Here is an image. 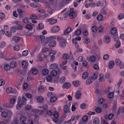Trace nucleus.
Returning a JSON list of instances; mask_svg holds the SVG:
<instances>
[{
	"mask_svg": "<svg viewBox=\"0 0 124 124\" xmlns=\"http://www.w3.org/2000/svg\"><path fill=\"white\" fill-rule=\"evenodd\" d=\"M62 56L64 59H69V56L68 54L66 53H64L62 54Z\"/></svg>",
	"mask_w": 124,
	"mask_h": 124,
	"instance_id": "obj_21",
	"label": "nucleus"
},
{
	"mask_svg": "<svg viewBox=\"0 0 124 124\" xmlns=\"http://www.w3.org/2000/svg\"><path fill=\"white\" fill-rule=\"evenodd\" d=\"M108 97L109 98H112L114 96V93L113 92L110 93L108 95Z\"/></svg>",
	"mask_w": 124,
	"mask_h": 124,
	"instance_id": "obj_56",
	"label": "nucleus"
},
{
	"mask_svg": "<svg viewBox=\"0 0 124 124\" xmlns=\"http://www.w3.org/2000/svg\"><path fill=\"white\" fill-rule=\"evenodd\" d=\"M114 116V115L113 114H110L108 116V118L109 120H111L112 119Z\"/></svg>",
	"mask_w": 124,
	"mask_h": 124,
	"instance_id": "obj_62",
	"label": "nucleus"
},
{
	"mask_svg": "<svg viewBox=\"0 0 124 124\" xmlns=\"http://www.w3.org/2000/svg\"><path fill=\"white\" fill-rule=\"evenodd\" d=\"M26 99L24 96H22V103L20 102H18L16 106V108L17 110H19L22 107L23 105H25L26 103Z\"/></svg>",
	"mask_w": 124,
	"mask_h": 124,
	"instance_id": "obj_1",
	"label": "nucleus"
},
{
	"mask_svg": "<svg viewBox=\"0 0 124 124\" xmlns=\"http://www.w3.org/2000/svg\"><path fill=\"white\" fill-rule=\"evenodd\" d=\"M83 35L85 36H86L88 34V31L87 30H84L82 33Z\"/></svg>",
	"mask_w": 124,
	"mask_h": 124,
	"instance_id": "obj_58",
	"label": "nucleus"
},
{
	"mask_svg": "<svg viewBox=\"0 0 124 124\" xmlns=\"http://www.w3.org/2000/svg\"><path fill=\"white\" fill-rule=\"evenodd\" d=\"M115 64L116 65H119L121 63V62L119 59H116L115 60Z\"/></svg>",
	"mask_w": 124,
	"mask_h": 124,
	"instance_id": "obj_34",
	"label": "nucleus"
},
{
	"mask_svg": "<svg viewBox=\"0 0 124 124\" xmlns=\"http://www.w3.org/2000/svg\"><path fill=\"white\" fill-rule=\"evenodd\" d=\"M57 71L55 70H53L51 72V75L53 77L57 75Z\"/></svg>",
	"mask_w": 124,
	"mask_h": 124,
	"instance_id": "obj_47",
	"label": "nucleus"
},
{
	"mask_svg": "<svg viewBox=\"0 0 124 124\" xmlns=\"http://www.w3.org/2000/svg\"><path fill=\"white\" fill-rule=\"evenodd\" d=\"M96 59L94 55H93L90 57L89 59L90 61L94 62L95 61Z\"/></svg>",
	"mask_w": 124,
	"mask_h": 124,
	"instance_id": "obj_30",
	"label": "nucleus"
},
{
	"mask_svg": "<svg viewBox=\"0 0 124 124\" xmlns=\"http://www.w3.org/2000/svg\"><path fill=\"white\" fill-rule=\"evenodd\" d=\"M93 80L92 78L89 77L86 80V84L88 85H89L92 83Z\"/></svg>",
	"mask_w": 124,
	"mask_h": 124,
	"instance_id": "obj_10",
	"label": "nucleus"
},
{
	"mask_svg": "<svg viewBox=\"0 0 124 124\" xmlns=\"http://www.w3.org/2000/svg\"><path fill=\"white\" fill-rule=\"evenodd\" d=\"M46 89V87H45L41 85L38 88V90L39 91L41 89L45 91Z\"/></svg>",
	"mask_w": 124,
	"mask_h": 124,
	"instance_id": "obj_43",
	"label": "nucleus"
},
{
	"mask_svg": "<svg viewBox=\"0 0 124 124\" xmlns=\"http://www.w3.org/2000/svg\"><path fill=\"white\" fill-rule=\"evenodd\" d=\"M57 100V98L56 97L54 96L51 97L50 100V102H53L56 101Z\"/></svg>",
	"mask_w": 124,
	"mask_h": 124,
	"instance_id": "obj_52",
	"label": "nucleus"
},
{
	"mask_svg": "<svg viewBox=\"0 0 124 124\" xmlns=\"http://www.w3.org/2000/svg\"><path fill=\"white\" fill-rule=\"evenodd\" d=\"M71 29L70 27L67 28L65 30L64 34V35H66L69 33L71 31Z\"/></svg>",
	"mask_w": 124,
	"mask_h": 124,
	"instance_id": "obj_19",
	"label": "nucleus"
},
{
	"mask_svg": "<svg viewBox=\"0 0 124 124\" xmlns=\"http://www.w3.org/2000/svg\"><path fill=\"white\" fill-rule=\"evenodd\" d=\"M69 16L70 18H74L76 17L77 15V12L74 10L73 8H70V10L69 11Z\"/></svg>",
	"mask_w": 124,
	"mask_h": 124,
	"instance_id": "obj_2",
	"label": "nucleus"
},
{
	"mask_svg": "<svg viewBox=\"0 0 124 124\" xmlns=\"http://www.w3.org/2000/svg\"><path fill=\"white\" fill-rule=\"evenodd\" d=\"M114 63L113 60L111 61L109 64V68L110 69H112L114 67Z\"/></svg>",
	"mask_w": 124,
	"mask_h": 124,
	"instance_id": "obj_15",
	"label": "nucleus"
},
{
	"mask_svg": "<svg viewBox=\"0 0 124 124\" xmlns=\"http://www.w3.org/2000/svg\"><path fill=\"white\" fill-rule=\"evenodd\" d=\"M17 12L19 16L21 17L23 13V11L22 9H20L18 10Z\"/></svg>",
	"mask_w": 124,
	"mask_h": 124,
	"instance_id": "obj_44",
	"label": "nucleus"
},
{
	"mask_svg": "<svg viewBox=\"0 0 124 124\" xmlns=\"http://www.w3.org/2000/svg\"><path fill=\"white\" fill-rule=\"evenodd\" d=\"M13 91V89L12 87H9L6 89V92L8 93H11Z\"/></svg>",
	"mask_w": 124,
	"mask_h": 124,
	"instance_id": "obj_26",
	"label": "nucleus"
},
{
	"mask_svg": "<svg viewBox=\"0 0 124 124\" xmlns=\"http://www.w3.org/2000/svg\"><path fill=\"white\" fill-rule=\"evenodd\" d=\"M49 72L48 70L46 69H44L42 71V73L43 75H46Z\"/></svg>",
	"mask_w": 124,
	"mask_h": 124,
	"instance_id": "obj_28",
	"label": "nucleus"
},
{
	"mask_svg": "<svg viewBox=\"0 0 124 124\" xmlns=\"http://www.w3.org/2000/svg\"><path fill=\"white\" fill-rule=\"evenodd\" d=\"M54 117L55 118H57L59 116V114L58 112L55 111L53 114Z\"/></svg>",
	"mask_w": 124,
	"mask_h": 124,
	"instance_id": "obj_53",
	"label": "nucleus"
},
{
	"mask_svg": "<svg viewBox=\"0 0 124 124\" xmlns=\"http://www.w3.org/2000/svg\"><path fill=\"white\" fill-rule=\"evenodd\" d=\"M5 34L8 37H9L12 36V33L11 32L7 31L6 32Z\"/></svg>",
	"mask_w": 124,
	"mask_h": 124,
	"instance_id": "obj_59",
	"label": "nucleus"
},
{
	"mask_svg": "<svg viewBox=\"0 0 124 124\" xmlns=\"http://www.w3.org/2000/svg\"><path fill=\"white\" fill-rule=\"evenodd\" d=\"M34 29L30 30L28 31L26 33V34L27 36H30L34 32Z\"/></svg>",
	"mask_w": 124,
	"mask_h": 124,
	"instance_id": "obj_22",
	"label": "nucleus"
},
{
	"mask_svg": "<svg viewBox=\"0 0 124 124\" xmlns=\"http://www.w3.org/2000/svg\"><path fill=\"white\" fill-rule=\"evenodd\" d=\"M26 117L24 116H22L20 117V121L21 122L23 123H24V122L26 121Z\"/></svg>",
	"mask_w": 124,
	"mask_h": 124,
	"instance_id": "obj_36",
	"label": "nucleus"
},
{
	"mask_svg": "<svg viewBox=\"0 0 124 124\" xmlns=\"http://www.w3.org/2000/svg\"><path fill=\"white\" fill-rule=\"evenodd\" d=\"M25 28L28 30H31L33 29L32 28V25L29 24H28L26 25Z\"/></svg>",
	"mask_w": 124,
	"mask_h": 124,
	"instance_id": "obj_38",
	"label": "nucleus"
},
{
	"mask_svg": "<svg viewBox=\"0 0 124 124\" xmlns=\"http://www.w3.org/2000/svg\"><path fill=\"white\" fill-rule=\"evenodd\" d=\"M103 19V16L101 15H98L97 17V19L99 21H101Z\"/></svg>",
	"mask_w": 124,
	"mask_h": 124,
	"instance_id": "obj_39",
	"label": "nucleus"
},
{
	"mask_svg": "<svg viewBox=\"0 0 124 124\" xmlns=\"http://www.w3.org/2000/svg\"><path fill=\"white\" fill-rule=\"evenodd\" d=\"M89 73L87 72H85L83 73L82 75V77L83 79H85L88 76Z\"/></svg>",
	"mask_w": 124,
	"mask_h": 124,
	"instance_id": "obj_13",
	"label": "nucleus"
},
{
	"mask_svg": "<svg viewBox=\"0 0 124 124\" xmlns=\"http://www.w3.org/2000/svg\"><path fill=\"white\" fill-rule=\"evenodd\" d=\"M51 57L50 59V61H53L55 59V57L53 54L51 55H49Z\"/></svg>",
	"mask_w": 124,
	"mask_h": 124,
	"instance_id": "obj_64",
	"label": "nucleus"
},
{
	"mask_svg": "<svg viewBox=\"0 0 124 124\" xmlns=\"http://www.w3.org/2000/svg\"><path fill=\"white\" fill-rule=\"evenodd\" d=\"M22 65L23 68H26L28 66V64L26 61H23L22 63Z\"/></svg>",
	"mask_w": 124,
	"mask_h": 124,
	"instance_id": "obj_17",
	"label": "nucleus"
},
{
	"mask_svg": "<svg viewBox=\"0 0 124 124\" xmlns=\"http://www.w3.org/2000/svg\"><path fill=\"white\" fill-rule=\"evenodd\" d=\"M109 58V56L108 54H105L103 56V59L104 60H107Z\"/></svg>",
	"mask_w": 124,
	"mask_h": 124,
	"instance_id": "obj_63",
	"label": "nucleus"
},
{
	"mask_svg": "<svg viewBox=\"0 0 124 124\" xmlns=\"http://www.w3.org/2000/svg\"><path fill=\"white\" fill-rule=\"evenodd\" d=\"M120 46V42L119 41H117L115 44V46L116 48H118Z\"/></svg>",
	"mask_w": 124,
	"mask_h": 124,
	"instance_id": "obj_42",
	"label": "nucleus"
},
{
	"mask_svg": "<svg viewBox=\"0 0 124 124\" xmlns=\"http://www.w3.org/2000/svg\"><path fill=\"white\" fill-rule=\"evenodd\" d=\"M91 78H92V79H95L97 77V74L96 73H94L92 75Z\"/></svg>",
	"mask_w": 124,
	"mask_h": 124,
	"instance_id": "obj_61",
	"label": "nucleus"
},
{
	"mask_svg": "<svg viewBox=\"0 0 124 124\" xmlns=\"http://www.w3.org/2000/svg\"><path fill=\"white\" fill-rule=\"evenodd\" d=\"M95 110L97 113H100L101 112L102 109L100 107H98L95 108Z\"/></svg>",
	"mask_w": 124,
	"mask_h": 124,
	"instance_id": "obj_51",
	"label": "nucleus"
},
{
	"mask_svg": "<svg viewBox=\"0 0 124 124\" xmlns=\"http://www.w3.org/2000/svg\"><path fill=\"white\" fill-rule=\"evenodd\" d=\"M20 47L18 45H15L13 47L14 50L16 51H18L20 49Z\"/></svg>",
	"mask_w": 124,
	"mask_h": 124,
	"instance_id": "obj_33",
	"label": "nucleus"
},
{
	"mask_svg": "<svg viewBox=\"0 0 124 124\" xmlns=\"http://www.w3.org/2000/svg\"><path fill=\"white\" fill-rule=\"evenodd\" d=\"M37 72L38 71L37 69L35 68L33 69L31 71V73L33 75L36 74Z\"/></svg>",
	"mask_w": 124,
	"mask_h": 124,
	"instance_id": "obj_46",
	"label": "nucleus"
},
{
	"mask_svg": "<svg viewBox=\"0 0 124 124\" xmlns=\"http://www.w3.org/2000/svg\"><path fill=\"white\" fill-rule=\"evenodd\" d=\"M81 33V31L80 29H78L75 32L76 35H80Z\"/></svg>",
	"mask_w": 124,
	"mask_h": 124,
	"instance_id": "obj_31",
	"label": "nucleus"
},
{
	"mask_svg": "<svg viewBox=\"0 0 124 124\" xmlns=\"http://www.w3.org/2000/svg\"><path fill=\"white\" fill-rule=\"evenodd\" d=\"M49 21H50V24H52L56 23L57 20L56 19H52V18H50L48 19Z\"/></svg>",
	"mask_w": 124,
	"mask_h": 124,
	"instance_id": "obj_18",
	"label": "nucleus"
},
{
	"mask_svg": "<svg viewBox=\"0 0 124 124\" xmlns=\"http://www.w3.org/2000/svg\"><path fill=\"white\" fill-rule=\"evenodd\" d=\"M97 27L95 26H93L91 28L92 31L94 33H95L97 31Z\"/></svg>",
	"mask_w": 124,
	"mask_h": 124,
	"instance_id": "obj_35",
	"label": "nucleus"
},
{
	"mask_svg": "<svg viewBox=\"0 0 124 124\" xmlns=\"http://www.w3.org/2000/svg\"><path fill=\"white\" fill-rule=\"evenodd\" d=\"M43 98L41 96H39L37 98V100L39 102H42L43 101Z\"/></svg>",
	"mask_w": 124,
	"mask_h": 124,
	"instance_id": "obj_41",
	"label": "nucleus"
},
{
	"mask_svg": "<svg viewBox=\"0 0 124 124\" xmlns=\"http://www.w3.org/2000/svg\"><path fill=\"white\" fill-rule=\"evenodd\" d=\"M6 43L5 42L2 41L0 44V48H2L6 46Z\"/></svg>",
	"mask_w": 124,
	"mask_h": 124,
	"instance_id": "obj_37",
	"label": "nucleus"
},
{
	"mask_svg": "<svg viewBox=\"0 0 124 124\" xmlns=\"http://www.w3.org/2000/svg\"><path fill=\"white\" fill-rule=\"evenodd\" d=\"M16 30L17 29L16 27H11L10 28V31L13 33L15 32L16 31Z\"/></svg>",
	"mask_w": 124,
	"mask_h": 124,
	"instance_id": "obj_49",
	"label": "nucleus"
},
{
	"mask_svg": "<svg viewBox=\"0 0 124 124\" xmlns=\"http://www.w3.org/2000/svg\"><path fill=\"white\" fill-rule=\"evenodd\" d=\"M72 84L75 87H78L80 85L79 82L78 81H73Z\"/></svg>",
	"mask_w": 124,
	"mask_h": 124,
	"instance_id": "obj_23",
	"label": "nucleus"
},
{
	"mask_svg": "<svg viewBox=\"0 0 124 124\" xmlns=\"http://www.w3.org/2000/svg\"><path fill=\"white\" fill-rule=\"evenodd\" d=\"M60 29L59 26H54L52 28L51 31L54 32H56L59 31Z\"/></svg>",
	"mask_w": 124,
	"mask_h": 124,
	"instance_id": "obj_6",
	"label": "nucleus"
},
{
	"mask_svg": "<svg viewBox=\"0 0 124 124\" xmlns=\"http://www.w3.org/2000/svg\"><path fill=\"white\" fill-rule=\"evenodd\" d=\"M58 65L56 63H54L51 64L50 66V69L52 70H55L57 69Z\"/></svg>",
	"mask_w": 124,
	"mask_h": 124,
	"instance_id": "obj_5",
	"label": "nucleus"
},
{
	"mask_svg": "<svg viewBox=\"0 0 124 124\" xmlns=\"http://www.w3.org/2000/svg\"><path fill=\"white\" fill-rule=\"evenodd\" d=\"M30 18L31 19L34 20L37 19V16L35 14H33L30 16Z\"/></svg>",
	"mask_w": 124,
	"mask_h": 124,
	"instance_id": "obj_29",
	"label": "nucleus"
},
{
	"mask_svg": "<svg viewBox=\"0 0 124 124\" xmlns=\"http://www.w3.org/2000/svg\"><path fill=\"white\" fill-rule=\"evenodd\" d=\"M7 113L5 111H3L2 112L1 116L4 118L6 117L7 116Z\"/></svg>",
	"mask_w": 124,
	"mask_h": 124,
	"instance_id": "obj_48",
	"label": "nucleus"
},
{
	"mask_svg": "<svg viewBox=\"0 0 124 124\" xmlns=\"http://www.w3.org/2000/svg\"><path fill=\"white\" fill-rule=\"evenodd\" d=\"M15 23L16 24V27L17 30V29H21L23 28V26L21 25L18 23V22H16Z\"/></svg>",
	"mask_w": 124,
	"mask_h": 124,
	"instance_id": "obj_27",
	"label": "nucleus"
},
{
	"mask_svg": "<svg viewBox=\"0 0 124 124\" xmlns=\"http://www.w3.org/2000/svg\"><path fill=\"white\" fill-rule=\"evenodd\" d=\"M116 101L114 102V104L113 105L112 110L113 111H115L116 110Z\"/></svg>",
	"mask_w": 124,
	"mask_h": 124,
	"instance_id": "obj_45",
	"label": "nucleus"
},
{
	"mask_svg": "<svg viewBox=\"0 0 124 124\" xmlns=\"http://www.w3.org/2000/svg\"><path fill=\"white\" fill-rule=\"evenodd\" d=\"M71 84L70 83L65 82L63 85L62 86V88H69L71 86Z\"/></svg>",
	"mask_w": 124,
	"mask_h": 124,
	"instance_id": "obj_8",
	"label": "nucleus"
},
{
	"mask_svg": "<svg viewBox=\"0 0 124 124\" xmlns=\"http://www.w3.org/2000/svg\"><path fill=\"white\" fill-rule=\"evenodd\" d=\"M110 33L112 34H114L116 32V29L115 27L112 28L110 31Z\"/></svg>",
	"mask_w": 124,
	"mask_h": 124,
	"instance_id": "obj_25",
	"label": "nucleus"
},
{
	"mask_svg": "<svg viewBox=\"0 0 124 124\" xmlns=\"http://www.w3.org/2000/svg\"><path fill=\"white\" fill-rule=\"evenodd\" d=\"M124 17V14L123 13H121L120 14L118 17V18L119 20H121Z\"/></svg>",
	"mask_w": 124,
	"mask_h": 124,
	"instance_id": "obj_40",
	"label": "nucleus"
},
{
	"mask_svg": "<svg viewBox=\"0 0 124 124\" xmlns=\"http://www.w3.org/2000/svg\"><path fill=\"white\" fill-rule=\"evenodd\" d=\"M57 119V118H55L52 119V120L53 122L56 123H57L59 122V124H61L62 120H58Z\"/></svg>",
	"mask_w": 124,
	"mask_h": 124,
	"instance_id": "obj_32",
	"label": "nucleus"
},
{
	"mask_svg": "<svg viewBox=\"0 0 124 124\" xmlns=\"http://www.w3.org/2000/svg\"><path fill=\"white\" fill-rule=\"evenodd\" d=\"M56 44V41L54 40L51 41L49 43L48 46L49 47H53L55 46Z\"/></svg>",
	"mask_w": 124,
	"mask_h": 124,
	"instance_id": "obj_11",
	"label": "nucleus"
},
{
	"mask_svg": "<svg viewBox=\"0 0 124 124\" xmlns=\"http://www.w3.org/2000/svg\"><path fill=\"white\" fill-rule=\"evenodd\" d=\"M104 41L105 43L108 44L110 42L111 39L110 37L108 36H106L104 37Z\"/></svg>",
	"mask_w": 124,
	"mask_h": 124,
	"instance_id": "obj_7",
	"label": "nucleus"
},
{
	"mask_svg": "<svg viewBox=\"0 0 124 124\" xmlns=\"http://www.w3.org/2000/svg\"><path fill=\"white\" fill-rule=\"evenodd\" d=\"M20 38L18 37L15 36L13 38V40L15 42H17L19 41Z\"/></svg>",
	"mask_w": 124,
	"mask_h": 124,
	"instance_id": "obj_55",
	"label": "nucleus"
},
{
	"mask_svg": "<svg viewBox=\"0 0 124 124\" xmlns=\"http://www.w3.org/2000/svg\"><path fill=\"white\" fill-rule=\"evenodd\" d=\"M16 63L14 61H12L11 62L10 64V68H13L15 67L16 65Z\"/></svg>",
	"mask_w": 124,
	"mask_h": 124,
	"instance_id": "obj_24",
	"label": "nucleus"
},
{
	"mask_svg": "<svg viewBox=\"0 0 124 124\" xmlns=\"http://www.w3.org/2000/svg\"><path fill=\"white\" fill-rule=\"evenodd\" d=\"M63 41H64L61 42L60 44V46L62 48L65 47L66 46L65 43V42L66 41V39H64V40H63Z\"/></svg>",
	"mask_w": 124,
	"mask_h": 124,
	"instance_id": "obj_16",
	"label": "nucleus"
},
{
	"mask_svg": "<svg viewBox=\"0 0 124 124\" xmlns=\"http://www.w3.org/2000/svg\"><path fill=\"white\" fill-rule=\"evenodd\" d=\"M65 78L64 77H62L60 78V83L62 84L65 81Z\"/></svg>",
	"mask_w": 124,
	"mask_h": 124,
	"instance_id": "obj_57",
	"label": "nucleus"
},
{
	"mask_svg": "<svg viewBox=\"0 0 124 124\" xmlns=\"http://www.w3.org/2000/svg\"><path fill=\"white\" fill-rule=\"evenodd\" d=\"M100 120L98 118H95L93 120V124H99Z\"/></svg>",
	"mask_w": 124,
	"mask_h": 124,
	"instance_id": "obj_20",
	"label": "nucleus"
},
{
	"mask_svg": "<svg viewBox=\"0 0 124 124\" xmlns=\"http://www.w3.org/2000/svg\"><path fill=\"white\" fill-rule=\"evenodd\" d=\"M44 27L43 24L42 23H40L37 27V29L38 30H40L43 29Z\"/></svg>",
	"mask_w": 124,
	"mask_h": 124,
	"instance_id": "obj_12",
	"label": "nucleus"
},
{
	"mask_svg": "<svg viewBox=\"0 0 124 124\" xmlns=\"http://www.w3.org/2000/svg\"><path fill=\"white\" fill-rule=\"evenodd\" d=\"M3 67L4 70L6 71L9 70L10 69V66L9 64H4L3 65Z\"/></svg>",
	"mask_w": 124,
	"mask_h": 124,
	"instance_id": "obj_14",
	"label": "nucleus"
},
{
	"mask_svg": "<svg viewBox=\"0 0 124 124\" xmlns=\"http://www.w3.org/2000/svg\"><path fill=\"white\" fill-rule=\"evenodd\" d=\"M63 110L64 114L63 115V117H65L66 116V115L65 114H67L70 110L68 106L67 105H65L63 107Z\"/></svg>",
	"mask_w": 124,
	"mask_h": 124,
	"instance_id": "obj_3",
	"label": "nucleus"
},
{
	"mask_svg": "<svg viewBox=\"0 0 124 124\" xmlns=\"http://www.w3.org/2000/svg\"><path fill=\"white\" fill-rule=\"evenodd\" d=\"M52 77L50 76H48L46 78V79L47 82L50 81L52 79Z\"/></svg>",
	"mask_w": 124,
	"mask_h": 124,
	"instance_id": "obj_50",
	"label": "nucleus"
},
{
	"mask_svg": "<svg viewBox=\"0 0 124 124\" xmlns=\"http://www.w3.org/2000/svg\"><path fill=\"white\" fill-rule=\"evenodd\" d=\"M16 100L14 98L11 99L10 100V103L12 105L11 106H8V107L11 108L13 107L14 106V104L16 101Z\"/></svg>",
	"mask_w": 124,
	"mask_h": 124,
	"instance_id": "obj_9",
	"label": "nucleus"
},
{
	"mask_svg": "<svg viewBox=\"0 0 124 124\" xmlns=\"http://www.w3.org/2000/svg\"><path fill=\"white\" fill-rule=\"evenodd\" d=\"M88 119V116H85L82 117V120L84 122H86L87 121Z\"/></svg>",
	"mask_w": 124,
	"mask_h": 124,
	"instance_id": "obj_60",
	"label": "nucleus"
},
{
	"mask_svg": "<svg viewBox=\"0 0 124 124\" xmlns=\"http://www.w3.org/2000/svg\"><path fill=\"white\" fill-rule=\"evenodd\" d=\"M81 92L78 91L75 94V98L77 100L79 99L81 97Z\"/></svg>",
	"mask_w": 124,
	"mask_h": 124,
	"instance_id": "obj_4",
	"label": "nucleus"
},
{
	"mask_svg": "<svg viewBox=\"0 0 124 124\" xmlns=\"http://www.w3.org/2000/svg\"><path fill=\"white\" fill-rule=\"evenodd\" d=\"M28 54V51L27 50L24 51L22 53V55L23 56H27Z\"/></svg>",
	"mask_w": 124,
	"mask_h": 124,
	"instance_id": "obj_54",
	"label": "nucleus"
}]
</instances>
